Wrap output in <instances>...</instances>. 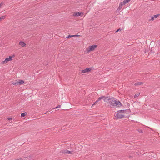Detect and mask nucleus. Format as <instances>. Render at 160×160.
Returning a JSON list of instances; mask_svg holds the SVG:
<instances>
[{"mask_svg":"<svg viewBox=\"0 0 160 160\" xmlns=\"http://www.w3.org/2000/svg\"><path fill=\"white\" fill-rule=\"evenodd\" d=\"M19 45H20L22 47H25L26 45L24 43V42L23 41L20 42H19Z\"/></svg>","mask_w":160,"mask_h":160,"instance_id":"nucleus-9","label":"nucleus"},{"mask_svg":"<svg viewBox=\"0 0 160 160\" xmlns=\"http://www.w3.org/2000/svg\"><path fill=\"white\" fill-rule=\"evenodd\" d=\"M6 17V15L3 16L1 17H0V22L3 19L5 18Z\"/></svg>","mask_w":160,"mask_h":160,"instance_id":"nucleus-16","label":"nucleus"},{"mask_svg":"<svg viewBox=\"0 0 160 160\" xmlns=\"http://www.w3.org/2000/svg\"><path fill=\"white\" fill-rule=\"evenodd\" d=\"M126 3L124 1L123 2H121L120 4L122 6L124 5Z\"/></svg>","mask_w":160,"mask_h":160,"instance_id":"nucleus-19","label":"nucleus"},{"mask_svg":"<svg viewBox=\"0 0 160 160\" xmlns=\"http://www.w3.org/2000/svg\"><path fill=\"white\" fill-rule=\"evenodd\" d=\"M97 47L98 45H97L90 46L87 49L88 52L91 51H93Z\"/></svg>","mask_w":160,"mask_h":160,"instance_id":"nucleus-4","label":"nucleus"},{"mask_svg":"<svg viewBox=\"0 0 160 160\" xmlns=\"http://www.w3.org/2000/svg\"><path fill=\"white\" fill-rule=\"evenodd\" d=\"M15 160H22L21 159H16Z\"/></svg>","mask_w":160,"mask_h":160,"instance_id":"nucleus-34","label":"nucleus"},{"mask_svg":"<svg viewBox=\"0 0 160 160\" xmlns=\"http://www.w3.org/2000/svg\"><path fill=\"white\" fill-rule=\"evenodd\" d=\"M91 70V68H86L85 69L83 70L82 71V72L85 73L86 72H88Z\"/></svg>","mask_w":160,"mask_h":160,"instance_id":"nucleus-8","label":"nucleus"},{"mask_svg":"<svg viewBox=\"0 0 160 160\" xmlns=\"http://www.w3.org/2000/svg\"><path fill=\"white\" fill-rule=\"evenodd\" d=\"M152 48H151V51H150V52H151V51H152Z\"/></svg>","mask_w":160,"mask_h":160,"instance_id":"nucleus-35","label":"nucleus"},{"mask_svg":"<svg viewBox=\"0 0 160 160\" xmlns=\"http://www.w3.org/2000/svg\"><path fill=\"white\" fill-rule=\"evenodd\" d=\"M143 83L142 82H136L134 84V85L135 86H138V85H140L142 84H143Z\"/></svg>","mask_w":160,"mask_h":160,"instance_id":"nucleus-12","label":"nucleus"},{"mask_svg":"<svg viewBox=\"0 0 160 160\" xmlns=\"http://www.w3.org/2000/svg\"><path fill=\"white\" fill-rule=\"evenodd\" d=\"M127 105H128V107L129 106H130V104H129V103H128L127 104Z\"/></svg>","mask_w":160,"mask_h":160,"instance_id":"nucleus-32","label":"nucleus"},{"mask_svg":"<svg viewBox=\"0 0 160 160\" xmlns=\"http://www.w3.org/2000/svg\"><path fill=\"white\" fill-rule=\"evenodd\" d=\"M83 15V13L82 12H74L73 14V15L74 16H80Z\"/></svg>","mask_w":160,"mask_h":160,"instance_id":"nucleus-7","label":"nucleus"},{"mask_svg":"<svg viewBox=\"0 0 160 160\" xmlns=\"http://www.w3.org/2000/svg\"><path fill=\"white\" fill-rule=\"evenodd\" d=\"M110 97H106L105 96L104 99V101L105 102H108L109 100V98H110Z\"/></svg>","mask_w":160,"mask_h":160,"instance_id":"nucleus-11","label":"nucleus"},{"mask_svg":"<svg viewBox=\"0 0 160 160\" xmlns=\"http://www.w3.org/2000/svg\"><path fill=\"white\" fill-rule=\"evenodd\" d=\"M108 102L112 106H114L115 103H116V100L114 98L110 97L109 98V100Z\"/></svg>","mask_w":160,"mask_h":160,"instance_id":"nucleus-2","label":"nucleus"},{"mask_svg":"<svg viewBox=\"0 0 160 160\" xmlns=\"http://www.w3.org/2000/svg\"><path fill=\"white\" fill-rule=\"evenodd\" d=\"M79 35H73V37H78V36H79Z\"/></svg>","mask_w":160,"mask_h":160,"instance_id":"nucleus-29","label":"nucleus"},{"mask_svg":"<svg viewBox=\"0 0 160 160\" xmlns=\"http://www.w3.org/2000/svg\"><path fill=\"white\" fill-rule=\"evenodd\" d=\"M73 37V35L69 34L66 37V38H72Z\"/></svg>","mask_w":160,"mask_h":160,"instance_id":"nucleus-17","label":"nucleus"},{"mask_svg":"<svg viewBox=\"0 0 160 160\" xmlns=\"http://www.w3.org/2000/svg\"><path fill=\"white\" fill-rule=\"evenodd\" d=\"M122 105V104L119 101H117L116 100V103H115L114 106H117L118 107H120Z\"/></svg>","mask_w":160,"mask_h":160,"instance_id":"nucleus-6","label":"nucleus"},{"mask_svg":"<svg viewBox=\"0 0 160 160\" xmlns=\"http://www.w3.org/2000/svg\"><path fill=\"white\" fill-rule=\"evenodd\" d=\"M122 6L120 4L119 6V7H118V8H119V9H121L122 8Z\"/></svg>","mask_w":160,"mask_h":160,"instance_id":"nucleus-24","label":"nucleus"},{"mask_svg":"<svg viewBox=\"0 0 160 160\" xmlns=\"http://www.w3.org/2000/svg\"><path fill=\"white\" fill-rule=\"evenodd\" d=\"M154 17L153 16L152 17H151V19H149L148 20V21H150L152 20V21H153L154 20Z\"/></svg>","mask_w":160,"mask_h":160,"instance_id":"nucleus-22","label":"nucleus"},{"mask_svg":"<svg viewBox=\"0 0 160 160\" xmlns=\"http://www.w3.org/2000/svg\"><path fill=\"white\" fill-rule=\"evenodd\" d=\"M12 84L13 85L17 86L18 85V81L16 80L15 81V82H13L12 83Z\"/></svg>","mask_w":160,"mask_h":160,"instance_id":"nucleus-13","label":"nucleus"},{"mask_svg":"<svg viewBox=\"0 0 160 160\" xmlns=\"http://www.w3.org/2000/svg\"><path fill=\"white\" fill-rule=\"evenodd\" d=\"M121 31V29L120 28H119L117 29V30L115 32L116 33V32H118V31Z\"/></svg>","mask_w":160,"mask_h":160,"instance_id":"nucleus-25","label":"nucleus"},{"mask_svg":"<svg viewBox=\"0 0 160 160\" xmlns=\"http://www.w3.org/2000/svg\"><path fill=\"white\" fill-rule=\"evenodd\" d=\"M137 131L141 133H142L143 132V131L142 129H137Z\"/></svg>","mask_w":160,"mask_h":160,"instance_id":"nucleus-18","label":"nucleus"},{"mask_svg":"<svg viewBox=\"0 0 160 160\" xmlns=\"http://www.w3.org/2000/svg\"><path fill=\"white\" fill-rule=\"evenodd\" d=\"M140 93H139L138 94H136L135 95H134V98H136L138 97L139 96V95H140Z\"/></svg>","mask_w":160,"mask_h":160,"instance_id":"nucleus-20","label":"nucleus"},{"mask_svg":"<svg viewBox=\"0 0 160 160\" xmlns=\"http://www.w3.org/2000/svg\"><path fill=\"white\" fill-rule=\"evenodd\" d=\"M120 10H121V9H119V8H117V11H119Z\"/></svg>","mask_w":160,"mask_h":160,"instance_id":"nucleus-30","label":"nucleus"},{"mask_svg":"<svg viewBox=\"0 0 160 160\" xmlns=\"http://www.w3.org/2000/svg\"><path fill=\"white\" fill-rule=\"evenodd\" d=\"M124 1H125V2L126 3H127L128 2L130 1V0H124Z\"/></svg>","mask_w":160,"mask_h":160,"instance_id":"nucleus-27","label":"nucleus"},{"mask_svg":"<svg viewBox=\"0 0 160 160\" xmlns=\"http://www.w3.org/2000/svg\"><path fill=\"white\" fill-rule=\"evenodd\" d=\"M15 160H22L21 159H16Z\"/></svg>","mask_w":160,"mask_h":160,"instance_id":"nucleus-33","label":"nucleus"},{"mask_svg":"<svg viewBox=\"0 0 160 160\" xmlns=\"http://www.w3.org/2000/svg\"><path fill=\"white\" fill-rule=\"evenodd\" d=\"M115 117L117 119H121L123 118H128L129 117V113L130 112V109L121 110L118 111Z\"/></svg>","mask_w":160,"mask_h":160,"instance_id":"nucleus-1","label":"nucleus"},{"mask_svg":"<svg viewBox=\"0 0 160 160\" xmlns=\"http://www.w3.org/2000/svg\"><path fill=\"white\" fill-rule=\"evenodd\" d=\"M159 15H160V14H157V15H154L153 17H154V18H156L157 17H158Z\"/></svg>","mask_w":160,"mask_h":160,"instance_id":"nucleus-21","label":"nucleus"},{"mask_svg":"<svg viewBox=\"0 0 160 160\" xmlns=\"http://www.w3.org/2000/svg\"><path fill=\"white\" fill-rule=\"evenodd\" d=\"M98 101L97 100L96 101V102L94 103V104H93L92 105V107L94 105L98 103Z\"/></svg>","mask_w":160,"mask_h":160,"instance_id":"nucleus-23","label":"nucleus"},{"mask_svg":"<svg viewBox=\"0 0 160 160\" xmlns=\"http://www.w3.org/2000/svg\"><path fill=\"white\" fill-rule=\"evenodd\" d=\"M2 5H3V4L2 3H1L0 4V8Z\"/></svg>","mask_w":160,"mask_h":160,"instance_id":"nucleus-31","label":"nucleus"},{"mask_svg":"<svg viewBox=\"0 0 160 160\" xmlns=\"http://www.w3.org/2000/svg\"><path fill=\"white\" fill-rule=\"evenodd\" d=\"M61 107V105H58V106L56 107L55 108H54L53 109H54V108H60Z\"/></svg>","mask_w":160,"mask_h":160,"instance_id":"nucleus-26","label":"nucleus"},{"mask_svg":"<svg viewBox=\"0 0 160 160\" xmlns=\"http://www.w3.org/2000/svg\"><path fill=\"white\" fill-rule=\"evenodd\" d=\"M27 115V113L26 112L22 113L21 114V117H23Z\"/></svg>","mask_w":160,"mask_h":160,"instance_id":"nucleus-15","label":"nucleus"},{"mask_svg":"<svg viewBox=\"0 0 160 160\" xmlns=\"http://www.w3.org/2000/svg\"><path fill=\"white\" fill-rule=\"evenodd\" d=\"M105 98V96H101L100 97H99L98 100H97V101H100L101 99H103V98Z\"/></svg>","mask_w":160,"mask_h":160,"instance_id":"nucleus-14","label":"nucleus"},{"mask_svg":"<svg viewBox=\"0 0 160 160\" xmlns=\"http://www.w3.org/2000/svg\"><path fill=\"white\" fill-rule=\"evenodd\" d=\"M15 55H13L12 56H10L8 58H5L4 61H3L2 62V64L6 63L12 60V58L14 57Z\"/></svg>","mask_w":160,"mask_h":160,"instance_id":"nucleus-3","label":"nucleus"},{"mask_svg":"<svg viewBox=\"0 0 160 160\" xmlns=\"http://www.w3.org/2000/svg\"><path fill=\"white\" fill-rule=\"evenodd\" d=\"M62 152L66 154H72L73 152L68 150H63L62 151Z\"/></svg>","mask_w":160,"mask_h":160,"instance_id":"nucleus-5","label":"nucleus"},{"mask_svg":"<svg viewBox=\"0 0 160 160\" xmlns=\"http://www.w3.org/2000/svg\"><path fill=\"white\" fill-rule=\"evenodd\" d=\"M12 118H7L8 120H12Z\"/></svg>","mask_w":160,"mask_h":160,"instance_id":"nucleus-28","label":"nucleus"},{"mask_svg":"<svg viewBox=\"0 0 160 160\" xmlns=\"http://www.w3.org/2000/svg\"><path fill=\"white\" fill-rule=\"evenodd\" d=\"M24 83V81L22 80H19L18 81V85H20Z\"/></svg>","mask_w":160,"mask_h":160,"instance_id":"nucleus-10","label":"nucleus"}]
</instances>
